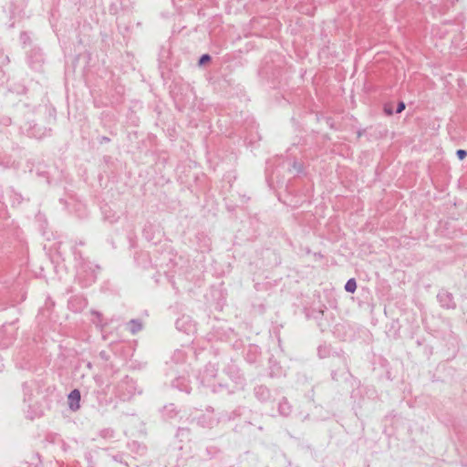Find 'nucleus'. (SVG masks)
<instances>
[{
	"instance_id": "obj_1",
	"label": "nucleus",
	"mask_w": 467,
	"mask_h": 467,
	"mask_svg": "<svg viewBox=\"0 0 467 467\" xmlns=\"http://www.w3.org/2000/svg\"><path fill=\"white\" fill-rule=\"evenodd\" d=\"M68 406L76 411L80 408V392L78 389L72 390L68 395Z\"/></svg>"
},
{
	"instance_id": "obj_2",
	"label": "nucleus",
	"mask_w": 467,
	"mask_h": 467,
	"mask_svg": "<svg viewBox=\"0 0 467 467\" xmlns=\"http://www.w3.org/2000/svg\"><path fill=\"white\" fill-rule=\"evenodd\" d=\"M356 288H357V284L354 279H349L345 285V289L350 293H353L356 290Z\"/></svg>"
},
{
	"instance_id": "obj_3",
	"label": "nucleus",
	"mask_w": 467,
	"mask_h": 467,
	"mask_svg": "<svg viewBox=\"0 0 467 467\" xmlns=\"http://www.w3.org/2000/svg\"><path fill=\"white\" fill-rule=\"evenodd\" d=\"M210 61V56L209 55H203L202 56V57L200 58V61H199V64L200 65H202L206 62H209Z\"/></svg>"
},
{
	"instance_id": "obj_4",
	"label": "nucleus",
	"mask_w": 467,
	"mask_h": 467,
	"mask_svg": "<svg viewBox=\"0 0 467 467\" xmlns=\"http://www.w3.org/2000/svg\"><path fill=\"white\" fill-rule=\"evenodd\" d=\"M467 155V152L463 150H457V156L460 160H463Z\"/></svg>"
},
{
	"instance_id": "obj_5",
	"label": "nucleus",
	"mask_w": 467,
	"mask_h": 467,
	"mask_svg": "<svg viewBox=\"0 0 467 467\" xmlns=\"http://www.w3.org/2000/svg\"><path fill=\"white\" fill-rule=\"evenodd\" d=\"M405 109V104L403 102H400L397 109V113H400Z\"/></svg>"
},
{
	"instance_id": "obj_6",
	"label": "nucleus",
	"mask_w": 467,
	"mask_h": 467,
	"mask_svg": "<svg viewBox=\"0 0 467 467\" xmlns=\"http://www.w3.org/2000/svg\"><path fill=\"white\" fill-rule=\"evenodd\" d=\"M391 113L392 112H391L390 109H388V114H391Z\"/></svg>"
},
{
	"instance_id": "obj_7",
	"label": "nucleus",
	"mask_w": 467,
	"mask_h": 467,
	"mask_svg": "<svg viewBox=\"0 0 467 467\" xmlns=\"http://www.w3.org/2000/svg\"><path fill=\"white\" fill-rule=\"evenodd\" d=\"M391 113L392 112H391L390 109H388V114H391Z\"/></svg>"
}]
</instances>
